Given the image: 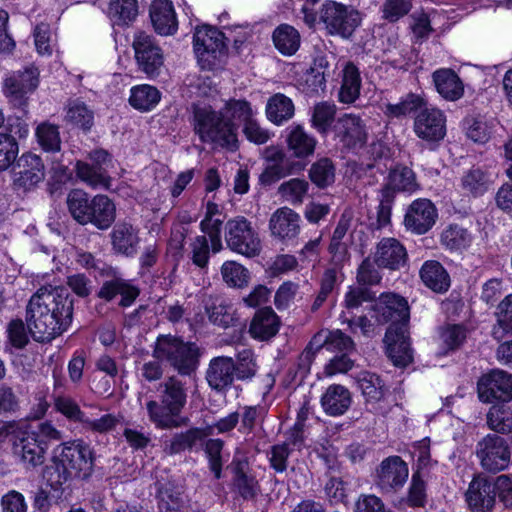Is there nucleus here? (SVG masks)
I'll return each mask as SVG.
<instances>
[{"label":"nucleus","mask_w":512,"mask_h":512,"mask_svg":"<svg viewBox=\"0 0 512 512\" xmlns=\"http://www.w3.org/2000/svg\"><path fill=\"white\" fill-rule=\"evenodd\" d=\"M235 376L238 380H251L258 371L257 357L251 349H242L236 354Z\"/></svg>","instance_id":"5fc2aeb1"},{"label":"nucleus","mask_w":512,"mask_h":512,"mask_svg":"<svg viewBox=\"0 0 512 512\" xmlns=\"http://www.w3.org/2000/svg\"><path fill=\"white\" fill-rule=\"evenodd\" d=\"M494 314L496 323L492 327V336L500 341L512 335V293L498 304Z\"/></svg>","instance_id":"37998d69"},{"label":"nucleus","mask_w":512,"mask_h":512,"mask_svg":"<svg viewBox=\"0 0 512 512\" xmlns=\"http://www.w3.org/2000/svg\"><path fill=\"white\" fill-rule=\"evenodd\" d=\"M205 437V430L191 428L184 432L176 433L170 440L165 441L163 451L167 455H175L185 450H192L196 444L203 441Z\"/></svg>","instance_id":"e433bc0d"},{"label":"nucleus","mask_w":512,"mask_h":512,"mask_svg":"<svg viewBox=\"0 0 512 512\" xmlns=\"http://www.w3.org/2000/svg\"><path fill=\"white\" fill-rule=\"evenodd\" d=\"M465 500L471 512H492L496 504L492 481L482 475L475 476L469 483Z\"/></svg>","instance_id":"a211bd4d"},{"label":"nucleus","mask_w":512,"mask_h":512,"mask_svg":"<svg viewBox=\"0 0 512 512\" xmlns=\"http://www.w3.org/2000/svg\"><path fill=\"white\" fill-rule=\"evenodd\" d=\"M487 424L498 433L512 432V409L504 403L493 405L487 413Z\"/></svg>","instance_id":"603ef678"},{"label":"nucleus","mask_w":512,"mask_h":512,"mask_svg":"<svg viewBox=\"0 0 512 512\" xmlns=\"http://www.w3.org/2000/svg\"><path fill=\"white\" fill-rule=\"evenodd\" d=\"M361 77L359 69L352 63L347 62L342 69V82L338 94L341 103L351 104L360 95Z\"/></svg>","instance_id":"f704fd0d"},{"label":"nucleus","mask_w":512,"mask_h":512,"mask_svg":"<svg viewBox=\"0 0 512 512\" xmlns=\"http://www.w3.org/2000/svg\"><path fill=\"white\" fill-rule=\"evenodd\" d=\"M138 232L130 221H118L110 234L113 250L126 256L135 254L139 244Z\"/></svg>","instance_id":"393cba45"},{"label":"nucleus","mask_w":512,"mask_h":512,"mask_svg":"<svg viewBox=\"0 0 512 512\" xmlns=\"http://www.w3.org/2000/svg\"><path fill=\"white\" fill-rule=\"evenodd\" d=\"M73 300L59 286L40 287L26 306V325L38 342H48L63 334L71 325Z\"/></svg>","instance_id":"f257e3e1"},{"label":"nucleus","mask_w":512,"mask_h":512,"mask_svg":"<svg viewBox=\"0 0 512 512\" xmlns=\"http://www.w3.org/2000/svg\"><path fill=\"white\" fill-rule=\"evenodd\" d=\"M407 252L395 238H383L376 247L374 262L379 268L398 270L405 265Z\"/></svg>","instance_id":"5701e85b"},{"label":"nucleus","mask_w":512,"mask_h":512,"mask_svg":"<svg viewBox=\"0 0 512 512\" xmlns=\"http://www.w3.org/2000/svg\"><path fill=\"white\" fill-rule=\"evenodd\" d=\"M437 92L446 100L456 101L464 94V86L459 76L451 69H439L433 73Z\"/></svg>","instance_id":"2f4dec72"},{"label":"nucleus","mask_w":512,"mask_h":512,"mask_svg":"<svg viewBox=\"0 0 512 512\" xmlns=\"http://www.w3.org/2000/svg\"><path fill=\"white\" fill-rule=\"evenodd\" d=\"M411 6V0H383L382 17L389 22H396L410 11Z\"/></svg>","instance_id":"338daca9"},{"label":"nucleus","mask_w":512,"mask_h":512,"mask_svg":"<svg viewBox=\"0 0 512 512\" xmlns=\"http://www.w3.org/2000/svg\"><path fill=\"white\" fill-rule=\"evenodd\" d=\"M476 456L485 471L497 473L509 466L511 448L503 437L488 434L477 443Z\"/></svg>","instance_id":"9d476101"},{"label":"nucleus","mask_w":512,"mask_h":512,"mask_svg":"<svg viewBox=\"0 0 512 512\" xmlns=\"http://www.w3.org/2000/svg\"><path fill=\"white\" fill-rule=\"evenodd\" d=\"M308 186L307 181L299 178H293L282 183L278 188V192L282 197L293 204L302 203L303 198L308 191Z\"/></svg>","instance_id":"e2e57ef3"},{"label":"nucleus","mask_w":512,"mask_h":512,"mask_svg":"<svg viewBox=\"0 0 512 512\" xmlns=\"http://www.w3.org/2000/svg\"><path fill=\"white\" fill-rule=\"evenodd\" d=\"M76 174L82 181L92 187H107L109 184L107 172L94 164L78 161L76 163Z\"/></svg>","instance_id":"6e6d98bb"},{"label":"nucleus","mask_w":512,"mask_h":512,"mask_svg":"<svg viewBox=\"0 0 512 512\" xmlns=\"http://www.w3.org/2000/svg\"><path fill=\"white\" fill-rule=\"evenodd\" d=\"M132 47L138 70L148 78L157 77L164 64V56L155 38L139 31L133 37Z\"/></svg>","instance_id":"9b49d317"},{"label":"nucleus","mask_w":512,"mask_h":512,"mask_svg":"<svg viewBox=\"0 0 512 512\" xmlns=\"http://www.w3.org/2000/svg\"><path fill=\"white\" fill-rule=\"evenodd\" d=\"M194 131L203 143L234 151L238 148L237 125L211 106L194 109Z\"/></svg>","instance_id":"20e7f679"},{"label":"nucleus","mask_w":512,"mask_h":512,"mask_svg":"<svg viewBox=\"0 0 512 512\" xmlns=\"http://www.w3.org/2000/svg\"><path fill=\"white\" fill-rule=\"evenodd\" d=\"M37 143L46 152H58L61 149L59 127L50 122L40 123L35 130Z\"/></svg>","instance_id":"3c124183"},{"label":"nucleus","mask_w":512,"mask_h":512,"mask_svg":"<svg viewBox=\"0 0 512 512\" xmlns=\"http://www.w3.org/2000/svg\"><path fill=\"white\" fill-rule=\"evenodd\" d=\"M335 133L343 146L348 149L362 147L368 137L365 122L354 113H345L337 119Z\"/></svg>","instance_id":"f3484780"},{"label":"nucleus","mask_w":512,"mask_h":512,"mask_svg":"<svg viewBox=\"0 0 512 512\" xmlns=\"http://www.w3.org/2000/svg\"><path fill=\"white\" fill-rule=\"evenodd\" d=\"M224 442L221 439H209L205 444V453L209 460V467L214 473L215 478L221 477L222 459L221 452Z\"/></svg>","instance_id":"774afa93"},{"label":"nucleus","mask_w":512,"mask_h":512,"mask_svg":"<svg viewBox=\"0 0 512 512\" xmlns=\"http://www.w3.org/2000/svg\"><path fill=\"white\" fill-rule=\"evenodd\" d=\"M221 276L231 288H244L250 281L249 270L236 261H225L221 266Z\"/></svg>","instance_id":"8fccbe9b"},{"label":"nucleus","mask_w":512,"mask_h":512,"mask_svg":"<svg viewBox=\"0 0 512 512\" xmlns=\"http://www.w3.org/2000/svg\"><path fill=\"white\" fill-rule=\"evenodd\" d=\"M423 283L437 293H443L450 287V278L444 267L434 260L426 261L420 269Z\"/></svg>","instance_id":"c9c22d12"},{"label":"nucleus","mask_w":512,"mask_h":512,"mask_svg":"<svg viewBox=\"0 0 512 512\" xmlns=\"http://www.w3.org/2000/svg\"><path fill=\"white\" fill-rule=\"evenodd\" d=\"M265 168L259 176L262 185L269 186L292 173V164L285 152L276 146L264 149Z\"/></svg>","instance_id":"aec40b11"},{"label":"nucleus","mask_w":512,"mask_h":512,"mask_svg":"<svg viewBox=\"0 0 512 512\" xmlns=\"http://www.w3.org/2000/svg\"><path fill=\"white\" fill-rule=\"evenodd\" d=\"M491 184L490 176L479 167H472L461 178L462 190L474 197L481 196L487 192Z\"/></svg>","instance_id":"c03bdc74"},{"label":"nucleus","mask_w":512,"mask_h":512,"mask_svg":"<svg viewBox=\"0 0 512 512\" xmlns=\"http://www.w3.org/2000/svg\"><path fill=\"white\" fill-rule=\"evenodd\" d=\"M438 217L437 209L428 199L414 200L408 207L404 225L411 232L422 235L427 233L435 224Z\"/></svg>","instance_id":"6ab92c4d"},{"label":"nucleus","mask_w":512,"mask_h":512,"mask_svg":"<svg viewBox=\"0 0 512 512\" xmlns=\"http://www.w3.org/2000/svg\"><path fill=\"white\" fill-rule=\"evenodd\" d=\"M88 224L91 223L100 230L108 229L115 220V205L105 195H96L92 198Z\"/></svg>","instance_id":"473e14b6"},{"label":"nucleus","mask_w":512,"mask_h":512,"mask_svg":"<svg viewBox=\"0 0 512 512\" xmlns=\"http://www.w3.org/2000/svg\"><path fill=\"white\" fill-rule=\"evenodd\" d=\"M478 396L483 402L512 399V375L503 370H493L478 381Z\"/></svg>","instance_id":"4468645a"},{"label":"nucleus","mask_w":512,"mask_h":512,"mask_svg":"<svg viewBox=\"0 0 512 512\" xmlns=\"http://www.w3.org/2000/svg\"><path fill=\"white\" fill-rule=\"evenodd\" d=\"M19 146L16 138L6 132H0V172L7 170L16 160Z\"/></svg>","instance_id":"13d9d810"},{"label":"nucleus","mask_w":512,"mask_h":512,"mask_svg":"<svg viewBox=\"0 0 512 512\" xmlns=\"http://www.w3.org/2000/svg\"><path fill=\"white\" fill-rule=\"evenodd\" d=\"M472 234L458 224H451L441 233V243L452 251H462L472 243Z\"/></svg>","instance_id":"de8ad7c7"},{"label":"nucleus","mask_w":512,"mask_h":512,"mask_svg":"<svg viewBox=\"0 0 512 512\" xmlns=\"http://www.w3.org/2000/svg\"><path fill=\"white\" fill-rule=\"evenodd\" d=\"M149 14L155 31L160 35H172L177 31L178 22L170 0H153Z\"/></svg>","instance_id":"a878e982"},{"label":"nucleus","mask_w":512,"mask_h":512,"mask_svg":"<svg viewBox=\"0 0 512 512\" xmlns=\"http://www.w3.org/2000/svg\"><path fill=\"white\" fill-rule=\"evenodd\" d=\"M107 14L114 24L128 25L138 14L137 0H110Z\"/></svg>","instance_id":"a18cd8bd"},{"label":"nucleus","mask_w":512,"mask_h":512,"mask_svg":"<svg viewBox=\"0 0 512 512\" xmlns=\"http://www.w3.org/2000/svg\"><path fill=\"white\" fill-rule=\"evenodd\" d=\"M225 241L229 249L253 258L260 254L262 241L255 225L243 216L228 220L225 224Z\"/></svg>","instance_id":"0eeeda50"},{"label":"nucleus","mask_w":512,"mask_h":512,"mask_svg":"<svg viewBox=\"0 0 512 512\" xmlns=\"http://www.w3.org/2000/svg\"><path fill=\"white\" fill-rule=\"evenodd\" d=\"M325 348L329 352H340L349 354L355 349L354 341L351 337L336 329L333 331H321L314 335L305 350L301 354V361L310 364L315 354Z\"/></svg>","instance_id":"f8f14e48"},{"label":"nucleus","mask_w":512,"mask_h":512,"mask_svg":"<svg viewBox=\"0 0 512 512\" xmlns=\"http://www.w3.org/2000/svg\"><path fill=\"white\" fill-rule=\"evenodd\" d=\"M39 71L34 66L26 67L7 77L3 84L4 92L14 100H22L32 93L39 83Z\"/></svg>","instance_id":"4be33fe9"},{"label":"nucleus","mask_w":512,"mask_h":512,"mask_svg":"<svg viewBox=\"0 0 512 512\" xmlns=\"http://www.w3.org/2000/svg\"><path fill=\"white\" fill-rule=\"evenodd\" d=\"M234 484L238 493L245 500L253 499L259 492V485L255 477L247 474L241 466L235 470Z\"/></svg>","instance_id":"680f3d73"},{"label":"nucleus","mask_w":512,"mask_h":512,"mask_svg":"<svg viewBox=\"0 0 512 512\" xmlns=\"http://www.w3.org/2000/svg\"><path fill=\"white\" fill-rule=\"evenodd\" d=\"M273 43L276 49L283 55L295 54L301 42L299 32L291 25L281 24L272 34Z\"/></svg>","instance_id":"ea45409f"},{"label":"nucleus","mask_w":512,"mask_h":512,"mask_svg":"<svg viewBox=\"0 0 512 512\" xmlns=\"http://www.w3.org/2000/svg\"><path fill=\"white\" fill-rule=\"evenodd\" d=\"M221 111L224 112L225 116L229 117L231 121L235 119L242 122L243 125L254 116L250 103L241 99H230L226 101Z\"/></svg>","instance_id":"bf43d9fd"},{"label":"nucleus","mask_w":512,"mask_h":512,"mask_svg":"<svg viewBox=\"0 0 512 512\" xmlns=\"http://www.w3.org/2000/svg\"><path fill=\"white\" fill-rule=\"evenodd\" d=\"M374 311L379 324L390 323L384 337L388 357L396 366L409 365L413 353L408 335L410 314L406 299L394 293L382 294Z\"/></svg>","instance_id":"f03ea898"},{"label":"nucleus","mask_w":512,"mask_h":512,"mask_svg":"<svg viewBox=\"0 0 512 512\" xmlns=\"http://www.w3.org/2000/svg\"><path fill=\"white\" fill-rule=\"evenodd\" d=\"M160 100L161 92L155 86L141 84L133 86L130 90L129 104L138 111H151Z\"/></svg>","instance_id":"4c0bfd02"},{"label":"nucleus","mask_w":512,"mask_h":512,"mask_svg":"<svg viewBox=\"0 0 512 512\" xmlns=\"http://www.w3.org/2000/svg\"><path fill=\"white\" fill-rule=\"evenodd\" d=\"M13 453L25 465L26 468H35L45 461L46 447L37 439L36 434L26 431H18L14 436Z\"/></svg>","instance_id":"dca6fc26"},{"label":"nucleus","mask_w":512,"mask_h":512,"mask_svg":"<svg viewBox=\"0 0 512 512\" xmlns=\"http://www.w3.org/2000/svg\"><path fill=\"white\" fill-rule=\"evenodd\" d=\"M408 474V466L401 457L390 456L376 470V485L384 493L396 492L403 487Z\"/></svg>","instance_id":"2eb2a0df"},{"label":"nucleus","mask_w":512,"mask_h":512,"mask_svg":"<svg viewBox=\"0 0 512 512\" xmlns=\"http://www.w3.org/2000/svg\"><path fill=\"white\" fill-rule=\"evenodd\" d=\"M352 402L350 391L342 385H330L321 397V406L330 416L343 415Z\"/></svg>","instance_id":"7c9ffc66"},{"label":"nucleus","mask_w":512,"mask_h":512,"mask_svg":"<svg viewBox=\"0 0 512 512\" xmlns=\"http://www.w3.org/2000/svg\"><path fill=\"white\" fill-rule=\"evenodd\" d=\"M311 181L320 188L329 186L334 182L335 169L328 158L315 162L309 171Z\"/></svg>","instance_id":"4d7b16f0"},{"label":"nucleus","mask_w":512,"mask_h":512,"mask_svg":"<svg viewBox=\"0 0 512 512\" xmlns=\"http://www.w3.org/2000/svg\"><path fill=\"white\" fill-rule=\"evenodd\" d=\"M199 349L195 343L185 342L172 335H160L153 350V357L166 361L179 375H192L199 364Z\"/></svg>","instance_id":"39448f33"},{"label":"nucleus","mask_w":512,"mask_h":512,"mask_svg":"<svg viewBox=\"0 0 512 512\" xmlns=\"http://www.w3.org/2000/svg\"><path fill=\"white\" fill-rule=\"evenodd\" d=\"M205 313L209 321L222 328H228L234 325L236 321V311L232 304L219 296H207L204 301Z\"/></svg>","instance_id":"cd10ccee"},{"label":"nucleus","mask_w":512,"mask_h":512,"mask_svg":"<svg viewBox=\"0 0 512 512\" xmlns=\"http://www.w3.org/2000/svg\"><path fill=\"white\" fill-rule=\"evenodd\" d=\"M234 372L233 358L227 356L214 357L210 360L206 370V380L213 390L223 392L233 384Z\"/></svg>","instance_id":"b1692460"},{"label":"nucleus","mask_w":512,"mask_h":512,"mask_svg":"<svg viewBox=\"0 0 512 512\" xmlns=\"http://www.w3.org/2000/svg\"><path fill=\"white\" fill-rule=\"evenodd\" d=\"M267 118L276 125H281L294 115V104L284 94L277 93L269 98L266 105Z\"/></svg>","instance_id":"79ce46f5"},{"label":"nucleus","mask_w":512,"mask_h":512,"mask_svg":"<svg viewBox=\"0 0 512 512\" xmlns=\"http://www.w3.org/2000/svg\"><path fill=\"white\" fill-rule=\"evenodd\" d=\"M357 384L364 396L366 403L371 405L377 413H381L376 405L385 399L387 389L383 380L376 374L362 371L357 376Z\"/></svg>","instance_id":"c85d7f7f"},{"label":"nucleus","mask_w":512,"mask_h":512,"mask_svg":"<svg viewBox=\"0 0 512 512\" xmlns=\"http://www.w3.org/2000/svg\"><path fill=\"white\" fill-rule=\"evenodd\" d=\"M414 132L428 143H438L446 135V116L435 107L422 109L415 117Z\"/></svg>","instance_id":"ddd939ff"},{"label":"nucleus","mask_w":512,"mask_h":512,"mask_svg":"<svg viewBox=\"0 0 512 512\" xmlns=\"http://www.w3.org/2000/svg\"><path fill=\"white\" fill-rule=\"evenodd\" d=\"M66 202L73 219L81 225L88 224L89 210L92 205V199L88 194L83 190L74 189L69 192Z\"/></svg>","instance_id":"49530a36"},{"label":"nucleus","mask_w":512,"mask_h":512,"mask_svg":"<svg viewBox=\"0 0 512 512\" xmlns=\"http://www.w3.org/2000/svg\"><path fill=\"white\" fill-rule=\"evenodd\" d=\"M183 503L180 491L168 486L160 489L158 506L161 512H177Z\"/></svg>","instance_id":"69168bd1"},{"label":"nucleus","mask_w":512,"mask_h":512,"mask_svg":"<svg viewBox=\"0 0 512 512\" xmlns=\"http://www.w3.org/2000/svg\"><path fill=\"white\" fill-rule=\"evenodd\" d=\"M319 19L329 34L343 38H349L362 21L356 9L335 1H326L322 5Z\"/></svg>","instance_id":"1a4fd4ad"},{"label":"nucleus","mask_w":512,"mask_h":512,"mask_svg":"<svg viewBox=\"0 0 512 512\" xmlns=\"http://www.w3.org/2000/svg\"><path fill=\"white\" fill-rule=\"evenodd\" d=\"M159 401L151 399L145 408L149 421L158 429H174L185 426L188 418L180 417L188 399L186 382L177 376L167 377L158 387Z\"/></svg>","instance_id":"7ed1b4c3"},{"label":"nucleus","mask_w":512,"mask_h":512,"mask_svg":"<svg viewBox=\"0 0 512 512\" xmlns=\"http://www.w3.org/2000/svg\"><path fill=\"white\" fill-rule=\"evenodd\" d=\"M301 218L298 213L288 207L278 208L269 219V231L273 238L286 242L300 233Z\"/></svg>","instance_id":"412c9836"},{"label":"nucleus","mask_w":512,"mask_h":512,"mask_svg":"<svg viewBox=\"0 0 512 512\" xmlns=\"http://www.w3.org/2000/svg\"><path fill=\"white\" fill-rule=\"evenodd\" d=\"M286 142L288 149L296 158H305L312 155L317 143L316 139L300 125L287 128Z\"/></svg>","instance_id":"72a5a7b5"},{"label":"nucleus","mask_w":512,"mask_h":512,"mask_svg":"<svg viewBox=\"0 0 512 512\" xmlns=\"http://www.w3.org/2000/svg\"><path fill=\"white\" fill-rule=\"evenodd\" d=\"M116 295H121L120 305L130 306L138 296V290L122 279H113L103 284L98 296L107 301L112 300Z\"/></svg>","instance_id":"58836bf2"},{"label":"nucleus","mask_w":512,"mask_h":512,"mask_svg":"<svg viewBox=\"0 0 512 512\" xmlns=\"http://www.w3.org/2000/svg\"><path fill=\"white\" fill-rule=\"evenodd\" d=\"M193 47L198 63L204 70L218 67L226 55L223 33L209 26L196 28Z\"/></svg>","instance_id":"6e6552de"},{"label":"nucleus","mask_w":512,"mask_h":512,"mask_svg":"<svg viewBox=\"0 0 512 512\" xmlns=\"http://www.w3.org/2000/svg\"><path fill=\"white\" fill-rule=\"evenodd\" d=\"M65 119L72 125L89 131L94 124V113L84 102L74 100L67 105Z\"/></svg>","instance_id":"09e8293b"},{"label":"nucleus","mask_w":512,"mask_h":512,"mask_svg":"<svg viewBox=\"0 0 512 512\" xmlns=\"http://www.w3.org/2000/svg\"><path fill=\"white\" fill-rule=\"evenodd\" d=\"M280 327V319L271 307L259 309L253 316L249 325V334L252 338L266 341L273 338Z\"/></svg>","instance_id":"bb28decb"},{"label":"nucleus","mask_w":512,"mask_h":512,"mask_svg":"<svg viewBox=\"0 0 512 512\" xmlns=\"http://www.w3.org/2000/svg\"><path fill=\"white\" fill-rule=\"evenodd\" d=\"M424 99L416 94H408L399 103L386 105L385 113L392 117H401L421 108Z\"/></svg>","instance_id":"0e129e2a"},{"label":"nucleus","mask_w":512,"mask_h":512,"mask_svg":"<svg viewBox=\"0 0 512 512\" xmlns=\"http://www.w3.org/2000/svg\"><path fill=\"white\" fill-rule=\"evenodd\" d=\"M52 468L57 473L55 483L58 485L70 478H85L93 469V451L80 440L65 443L54 457Z\"/></svg>","instance_id":"423d86ee"},{"label":"nucleus","mask_w":512,"mask_h":512,"mask_svg":"<svg viewBox=\"0 0 512 512\" xmlns=\"http://www.w3.org/2000/svg\"><path fill=\"white\" fill-rule=\"evenodd\" d=\"M337 107L334 103L322 101L314 105L311 114L312 126L321 134H326L333 123Z\"/></svg>","instance_id":"864d4df0"},{"label":"nucleus","mask_w":512,"mask_h":512,"mask_svg":"<svg viewBox=\"0 0 512 512\" xmlns=\"http://www.w3.org/2000/svg\"><path fill=\"white\" fill-rule=\"evenodd\" d=\"M20 168L17 182L24 188H30L44 179V164L40 156L27 152L22 154L18 160Z\"/></svg>","instance_id":"c756f323"},{"label":"nucleus","mask_w":512,"mask_h":512,"mask_svg":"<svg viewBox=\"0 0 512 512\" xmlns=\"http://www.w3.org/2000/svg\"><path fill=\"white\" fill-rule=\"evenodd\" d=\"M382 189L390 190L394 198L396 191L415 192L418 189L414 172L405 166H398L390 171L388 182Z\"/></svg>","instance_id":"a19ab883"},{"label":"nucleus","mask_w":512,"mask_h":512,"mask_svg":"<svg viewBox=\"0 0 512 512\" xmlns=\"http://www.w3.org/2000/svg\"><path fill=\"white\" fill-rule=\"evenodd\" d=\"M349 229V220L345 218H341L336 228L334 229L331 242L329 245V252L332 254L333 259L336 262H341L344 260L347 254V247L342 242L343 238L347 234Z\"/></svg>","instance_id":"052dcab7"}]
</instances>
